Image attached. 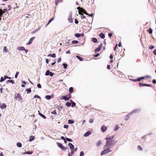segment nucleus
Wrapping results in <instances>:
<instances>
[{
	"label": "nucleus",
	"mask_w": 156,
	"mask_h": 156,
	"mask_svg": "<svg viewBox=\"0 0 156 156\" xmlns=\"http://www.w3.org/2000/svg\"><path fill=\"white\" fill-rule=\"evenodd\" d=\"M76 57L80 61H82L83 59L80 56L78 55H76Z\"/></svg>",
	"instance_id": "nucleus-29"
},
{
	"label": "nucleus",
	"mask_w": 156,
	"mask_h": 156,
	"mask_svg": "<svg viewBox=\"0 0 156 156\" xmlns=\"http://www.w3.org/2000/svg\"><path fill=\"white\" fill-rule=\"evenodd\" d=\"M39 29V28H38V29H36V30H34L32 32V34H34L35 33H36V32H37V30Z\"/></svg>",
	"instance_id": "nucleus-40"
},
{
	"label": "nucleus",
	"mask_w": 156,
	"mask_h": 156,
	"mask_svg": "<svg viewBox=\"0 0 156 156\" xmlns=\"http://www.w3.org/2000/svg\"><path fill=\"white\" fill-rule=\"evenodd\" d=\"M63 66L64 68L65 69H66L67 68V64H65V63H63Z\"/></svg>",
	"instance_id": "nucleus-41"
},
{
	"label": "nucleus",
	"mask_w": 156,
	"mask_h": 156,
	"mask_svg": "<svg viewBox=\"0 0 156 156\" xmlns=\"http://www.w3.org/2000/svg\"><path fill=\"white\" fill-rule=\"evenodd\" d=\"M72 105H71L72 107H73L76 106V103L75 102H72Z\"/></svg>",
	"instance_id": "nucleus-44"
},
{
	"label": "nucleus",
	"mask_w": 156,
	"mask_h": 156,
	"mask_svg": "<svg viewBox=\"0 0 156 156\" xmlns=\"http://www.w3.org/2000/svg\"><path fill=\"white\" fill-rule=\"evenodd\" d=\"M152 31L153 30L152 29L150 28H149L147 30V31L150 34H152Z\"/></svg>",
	"instance_id": "nucleus-21"
},
{
	"label": "nucleus",
	"mask_w": 156,
	"mask_h": 156,
	"mask_svg": "<svg viewBox=\"0 0 156 156\" xmlns=\"http://www.w3.org/2000/svg\"><path fill=\"white\" fill-rule=\"evenodd\" d=\"M40 98V97L38 95H35L34 97V98Z\"/></svg>",
	"instance_id": "nucleus-57"
},
{
	"label": "nucleus",
	"mask_w": 156,
	"mask_h": 156,
	"mask_svg": "<svg viewBox=\"0 0 156 156\" xmlns=\"http://www.w3.org/2000/svg\"><path fill=\"white\" fill-rule=\"evenodd\" d=\"M141 79L140 78V77L139 78H138L137 79H135V80H133V81L134 82H136V81H141Z\"/></svg>",
	"instance_id": "nucleus-34"
},
{
	"label": "nucleus",
	"mask_w": 156,
	"mask_h": 156,
	"mask_svg": "<svg viewBox=\"0 0 156 156\" xmlns=\"http://www.w3.org/2000/svg\"><path fill=\"white\" fill-rule=\"evenodd\" d=\"M60 0H55V3L56 5H57L58 2H59Z\"/></svg>",
	"instance_id": "nucleus-42"
},
{
	"label": "nucleus",
	"mask_w": 156,
	"mask_h": 156,
	"mask_svg": "<svg viewBox=\"0 0 156 156\" xmlns=\"http://www.w3.org/2000/svg\"><path fill=\"white\" fill-rule=\"evenodd\" d=\"M114 136H111L109 137H106V144L104 146V148L111 147L115 144L114 141L113 140Z\"/></svg>",
	"instance_id": "nucleus-1"
},
{
	"label": "nucleus",
	"mask_w": 156,
	"mask_h": 156,
	"mask_svg": "<svg viewBox=\"0 0 156 156\" xmlns=\"http://www.w3.org/2000/svg\"><path fill=\"white\" fill-rule=\"evenodd\" d=\"M137 147H138V149L139 150H140L141 151H142L143 148L141 147L140 146V145L138 146Z\"/></svg>",
	"instance_id": "nucleus-39"
},
{
	"label": "nucleus",
	"mask_w": 156,
	"mask_h": 156,
	"mask_svg": "<svg viewBox=\"0 0 156 156\" xmlns=\"http://www.w3.org/2000/svg\"><path fill=\"white\" fill-rule=\"evenodd\" d=\"M79 42L78 41L76 40H73L72 42V44H77Z\"/></svg>",
	"instance_id": "nucleus-26"
},
{
	"label": "nucleus",
	"mask_w": 156,
	"mask_h": 156,
	"mask_svg": "<svg viewBox=\"0 0 156 156\" xmlns=\"http://www.w3.org/2000/svg\"><path fill=\"white\" fill-rule=\"evenodd\" d=\"M4 77H5V79H11V77L8 76H4Z\"/></svg>",
	"instance_id": "nucleus-50"
},
{
	"label": "nucleus",
	"mask_w": 156,
	"mask_h": 156,
	"mask_svg": "<svg viewBox=\"0 0 156 156\" xmlns=\"http://www.w3.org/2000/svg\"><path fill=\"white\" fill-rule=\"evenodd\" d=\"M8 82H9V83H14V82L12 80H8L7 81Z\"/></svg>",
	"instance_id": "nucleus-46"
},
{
	"label": "nucleus",
	"mask_w": 156,
	"mask_h": 156,
	"mask_svg": "<svg viewBox=\"0 0 156 156\" xmlns=\"http://www.w3.org/2000/svg\"><path fill=\"white\" fill-rule=\"evenodd\" d=\"M119 128L118 126H116V127L115 128V130H117L119 129Z\"/></svg>",
	"instance_id": "nucleus-59"
},
{
	"label": "nucleus",
	"mask_w": 156,
	"mask_h": 156,
	"mask_svg": "<svg viewBox=\"0 0 156 156\" xmlns=\"http://www.w3.org/2000/svg\"><path fill=\"white\" fill-rule=\"evenodd\" d=\"M48 56L55 58L56 57V55L55 53H53L52 54H49L48 55Z\"/></svg>",
	"instance_id": "nucleus-18"
},
{
	"label": "nucleus",
	"mask_w": 156,
	"mask_h": 156,
	"mask_svg": "<svg viewBox=\"0 0 156 156\" xmlns=\"http://www.w3.org/2000/svg\"><path fill=\"white\" fill-rule=\"evenodd\" d=\"M51 76H52L54 75V73L51 72H50L49 74Z\"/></svg>",
	"instance_id": "nucleus-56"
},
{
	"label": "nucleus",
	"mask_w": 156,
	"mask_h": 156,
	"mask_svg": "<svg viewBox=\"0 0 156 156\" xmlns=\"http://www.w3.org/2000/svg\"><path fill=\"white\" fill-rule=\"evenodd\" d=\"M153 52L154 55H156V49L153 51Z\"/></svg>",
	"instance_id": "nucleus-62"
},
{
	"label": "nucleus",
	"mask_w": 156,
	"mask_h": 156,
	"mask_svg": "<svg viewBox=\"0 0 156 156\" xmlns=\"http://www.w3.org/2000/svg\"><path fill=\"white\" fill-rule=\"evenodd\" d=\"M4 13V12L3 11L2 9H0V20L1 19V17L3 14Z\"/></svg>",
	"instance_id": "nucleus-17"
},
{
	"label": "nucleus",
	"mask_w": 156,
	"mask_h": 156,
	"mask_svg": "<svg viewBox=\"0 0 156 156\" xmlns=\"http://www.w3.org/2000/svg\"><path fill=\"white\" fill-rule=\"evenodd\" d=\"M16 145L18 147H22V144H21L20 142H18L16 144Z\"/></svg>",
	"instance_id": "nucleus-27"
},
{
	"label": "nucleus",
	"mask_w": 156,
	"mask_h": 156,
	"mask_svg": "<svg viewBox=\"0 0 156 156\" xmlns=\"http://www.w3.org/2000/svg\"><path fill=\"white\" fill-rule=\"evenodd\" d=\"M0 107L2 109H4L6 108V105L5 103L0 104Z\"/></svg>",
	"instance_id": "nucleus-13"
},
{
	"label": "nucleus",
	"mask_w": 156,
	"mask_h": 156,
	"mask_svg": "<svg viewBox=\"0 0 156 156\" xmlns=\"http://www.w3.org/2000/svg\"><path fill=\"white\" fill-rule=\"evenodd\" d=\"M139 85L140 87L145 86L147 87H151L152 86L151 84H143L141 83V82H140L139 83Z\"/></svg>",
	"instance_id": "nucleus-8"
},
{
	"label": "nucleus",
	"mask_w": 156,
	"mask_h": 156,
	"mask_svg": "<svg viewBox=\"0 0 156 156\" xmlns=\"http://www.w3.org/2000/svg\"><path fill=\"white\" fill-rule=\"evenodd\" d=\"M75 23L76 24H77L78 23V21L77 19H75Z\"/></svg>",
	"instance_id": "nucleus-55"
},
{
	"label": "nucleus",
	"mask_w": 156,
	"mask_h": 156,
	"mask_svg": "<svg viewBox=\"0 0 156 156\" xmlns=\"http://www.w3.org/2000/svg\"><path fill=\"white\" fill-rule=\"evenodd\" d=\"M51 113L52 114H54V115H56L57 114V113L55 111V110H54V111L52 112H51Z\"/></svg>",
	"instance_id": "nucleus-52"
},
{
	"label": "nucleus",
	"mask_w": 156,
	"mask_h": 156,
	"mask_svg": "<svg viewBox=\"0 0 156 156\" xmlns=\"http://www.w3.org/2000/svg\"><path fill=\"white\" fill-rule=\"evenodd\" d=\"M68 20L69 21L70 23H72L73 22V19H72V14H70L69 16V18H68Z\"/></svg>",
	"instance_id": "nucleus-10"
},
{
	"label": "nucleus",
	"mask_w": 156,
	"mask_h": 156,
	"mask_svg": "<svg viewBox=\"0 0 156 156\" xmlns=\"http://www.w3.org/2000/svg\"><path fill=\"white\" fill-rule=\"evenodd\" d=\"M99 36L102 39H104L105 37V34L102 33H100V34H99Z\"/></svg>",
	"instance_id": "nucleus-19"
},
{
	"label": "nucleus",
	"mask_w": 156,
	"mask_h": 156,
	"mask_svg": "<svg viewBox=\"0 0 156 156\" xmlns=\"http://www.w3.org/2000/svg\"><path fill=\"white\" fill-rule=\"evenodd\" d=\"M150 49H152L154 48V46L153 45H151L149 47Z\"/></svg>",
	"instance_id": "nucleus-43"
},
{
	"label": "nucleus",
	"mask_w": 156,
	"mask_h": 156,
	"mask_svg": "<svg viewBox=\"0 0 156 156\" xmlns=\"http://www.w3.org/2000/svg\"><path fill=\"white\" fill-rule=\"evenodd\" d=\"M77 9L79 10L78 12L79 14L82 16L83 15L82 13L85 14H87V13L85 11L83 8L80 7H78Z\"/></svg>",
	"instance_id": "nucleus-2"
},
{
	"label": "nucleus",
	"mask_w": 156,
	"mask_h": 156,
	"mask_svg": "<svg viewBox=\"0 0 156 156\" xmlns=\"http://www.w3.org/2000/svg\"><path fill=\"white\" fill-rule=\"evenodd\" d=\"M26 91H27V94L28 93H30L31 92V90L30 88L27 89L26 90Z\"/></svg>",
	"instance_id": "nucleus-28"
},
{
	"label": "nucleus",
	"mask_w": 156,
	"mask_h": 156,
	"mask_svg": "<svg viewBox=\"0 0 156 156\" xmlns=\"http://www.w3.org/2000/svg\"><path fill=\"white\" fill-rule=\"evenodd\" d=\"M101 140L99 141L96 144V146L97 147L99 146L101 144Z\"/></svg>",
	"instance_id": "nucleus-24"
},
{
	"label": "nucleus",
	"mask_w": 156,
	"mask_h": 156,
	"mask_svg": "<svg viewBox=\"0 0 156 156\" xmlns=\"http://www.w3.org/2000/svg\"><path fill=\"white\" fill-rule=\"evenodd\" d=\"M107 127L105 125H103V126H102L101 129V130L103 132H105L107 130Z\"/></svg>",
	"instance_id": "nucleus-11"
},
{
	"label": "nucleus",
	"mask_w": 156,
	"mask_h": 156,
	"mask_svg": "<svg viewBox=\"0 0 156 156\" xmlns=\"http://www.w3.org/2000/svg\"><path fill=\"white\" fill-rule=\"evenodd\" d=\"M89 122L90 123H92L93 122V120L92 119H90L89 120Z\"/></svg>",
	"instance_id": "nucleus-51"
},
{
	"label": "nucleus",
	"mask_w": 156,
	"mask_h": 156,
	"mask_svg": "<svg viewBox=\"0 0 156 156\" xmlns=\"http://www.w3.org/2000/svg\"><path fill=\"white\" fill-rule=\"evenodd\" d=\"M68 145L70 147V150L74 149V146L72 144L69 143L68 144Z\"/></svg>",
	"instance_id": "nucleus-14"
},
{
	"label": "nucleus",
	"mask_w": 156,
	"mask_h": 156,
	"mask_svg": "<svg viewBox=\"0 0 156 156\" xmlns=\"http://www.w3.org/2000/svg\"><path fill=\"white\" fill-rule=\"evenodd\" d=\"M37 87L39 88H41V85L40 84H38L37 85Z\"/></svg>",
	"instance_id": "nucleus-58"
},
{
	"label": "nucleus",
	"mask_w": 156,
	"mask_h": 156,
	"mask_svg": "<svg viewBox=\"0 0 156 156\" xmlns=\"http://www.w3.org/2000/svg\"><path fill=\"white\" fill-rule=\"evenodd\" d=\"M19 73V72H16V73L15 75V78H17V76H18V75Z\"/></svg>",
	"instance_id": "nucleus-45"
},
{
	"label": "nucleus",
	"mask_w": 156,
	"mask_h": 156,
	"mask_svg": "<svg viewBox=\"0 0 156 156\" xmlns=\"http://www.w3.org/2000/svg\"><path fill=\"white\" fill-rule=\"evenodd\" d=\"M74 151H73V149L72 150H71V152L70 153H69V156H70V155H72L74 153Z\"/></svg>",
	"instance_id": "nucleus-25"
},
{
	"label": "nucleus",
	"mask_w": 156,
	"mask_h": 156,
	"mask_svg": "<svg viewBox=\"0 0 156 156\" xmlns=\"http://www.w3.org/2000/svg\"><path fill=\"white\" fill-rule=\"evenodd\" d=\"M35 38V37H32V38H31L30 39V40H29V41H28V42L26 44L27 45H29V44H31L32 43V42H33V40Z\"/></svg>",
	"instance_id": "nucleus-9"
},
{
	"label": "nucleus",
	"mask_w": 156,
	"mask_h": 156,
	"mask_svg": "<svg viewBox=\"0 0 156 156\" xmlns=\"http://www.w3.org/2000/svg\"><path fill=\"white\" fill-rule=\"evenodd\" d=\"M18 49L19 51H25L26 53H27L28 51V50L25 49V48L24 47H22V46H21V47H18Z\"/></svg>",
	"instance_id": "nucleus-7"
},
{
	"label": "nucleus",
	"mask_w": 156,
	"mask_h": 156,
	"mask_svg": "<svg viewBox=\"0 0 156 156\" xmlns=\"http://www.w3.org/2000/svg\"><path fill=\"white\" fill-rule=\"evenodd\" d=\"M117 47V44H116L114 49V50L115 51H118L117 50H116V48Z\"/></svg>",
	"instance_id": "nucleus-49"
},
{
	"label": "nucleus",
	"mask_w": 156,
	"mask_h": 156,
	"mask_svg": "<svg viewBox=\"0 0 156 156\" xmlns=\"http://www.w3.org/2000/svg\"><path fill=\"white\" fill-rule=\"evenodd\" d=\"M39 115L41 116L42 117L43 119H46V117L44 115H43V114H42L41 113V114H39Z\"/></svg>",
	"instance_id": "nucleus-31"
},
{
	"label": "nucleus",
	"mask_w": 156,
	"mask_h": 156,
	"mask_svg": "<svg viewBox=\"0 0 156 156\" xmlns=\"http://www.w3.org/2000/svg\"><path fill=\"white\" fill-rule=\"evenodd\" d=\"M69 91L70 93V94H71V93H72L73 92V87H70L69 88Z\"/></svg>",
	"instance_id": "nucleus-22"
},
{
	"label": "nucleus",
	"mask_w": 156,
	"mask_h": 156,
	"mask_svg": "<svg viewBox=\"0 0 156 156\" xmlns=\"http://www.w3.org/2000/svg\"><path fill=\"white\" fill-rule=\"evenodd\" d=\"M66 105L67 107H70L71 105V104L69 102H67L66 103Z\"/></svg>",
	"instance_id": "nucleus-33"
},
{
	"label": "nucleus",
	"mask_w": 156,
	"mask_h": 156,
	"mask_svg": "<svg viewBox=\"0 0 156 156\" xmlns=\"http://www.w3.org/2000/svg\"><path fill=\"white\" fill-rule=\"evenodd\" d=\"M57 144L59 148L62 150L64 151L66 150L67 148L65 147L62 144L57 142Z\"/></svg>",
	"instance_id": "nucleus-6"
},
{
	"label": "nucleus",
	"mask_w": 156,
	"mask_h": 156,
	"mask_svg": "<svg viewBox=\"0 0 156 156\" xmlns=\"http://www.w3.org/2000/svg\"><path fill=\"white\" fill-rule=\"evenodd\" d=\"M5 80V78L4 77V78H3V77H2L1 78V80H0V82H2L4 81Z\"/></svg>",
	"instance_id": "nucleus-37"
},
{
	"label": "nucleus",
	"mask_w": 156,
	"mask_h": 156,
	"mask_svg": "<svg viewBox=\"0 0 156 156\" xmlns=\"http://www.w3.org/2000/svg\"><path fill=\"white\" fill-rule=\"evenodd\" d=\"M86 15H88V16H90V17H92L93 16H94V14L93 13H91L90 14H89L88 13H87V14H86Z\"/></svg>",
	"instance_id": "nucleus-47"
},
{
	"label": "nucleus",
	"mask_w": 156,
	"mask_h": 156,
	"mask_svg": "<svg viewBox=\"0 0 156 156\" xmlns=\"http://www.w3.org/2000/svg\"><path fill=\"white\" fill-rule=\"evenodd\" d=\"M112 151L110 150V148H108L102 151L101 153V155H103L105 154L111 152Z\"/></svg>",
	"instance_id": "nucleus-3"
},
{
	"label": "nucleus",
	"mask_w": 156,
	"mask_h": 156,
	"mask_svg": "<svg viewBox=\"0 0 156 156\" xmlns=\"http://www.w3.org/2000/svg\"><path fill=\"white\" fill-rule=\"evenodd\" d=\"M15 99H17L18 101H20L22 100V98L21 95L19 93L15 94Z\"/></svg>",
	"instance_id": "nucleus-4"
},
{
	"label": "nucleus",
	"mask_w": 156,
	"mask_h": 156,
	"mask_svg": "<svg viewBox=\"0 0 156 156\" xmlns=\"http://www.w3.org/2000/svg\"><path fill=\"white\" fill-rule=\"evenodd\" d=\"M91 133V132L89 131L85 133L84 135V136L85 137H87L90 135Z\"/></svg>",
	"instance_id": "nucleus-15"
},
{
	"label": "nucleus",
	"mask_w": 156,
	"mask_h": 156,
	"mask_svg": "<svg viewBox=\"0 0 156 156\" xmlns=\"http://www.w3.org/2000/svg\"><path fill=\"white\" fill-rule=\"evenodd\" d=\"M74 122V121L71 120L69 119L68 120V123L69 124H73Z\"/></svg>",
	"instance_id": "nucleus-32"
},
{
	"label": "nucleus",
	"mask_w": 156,
	"mask_h": 156,
	"mask_svg": "<svg viewBox=\"0 0 156 156\" xmlns=\"http://www.w3.org/2000/svg\"><path fill=\"white\" fill-rule=\"evenodd\" d=\"M75 36L77 37H79L80 36V34L79 33H76L75 34Z\"/></svg>",
	"instance_id": "nucleus-35"
},
{
	"label": "nucleus",
	"mask_w": 156,
	"mask_h": 156,
	"mask_svg": "<svg viewBox=\"0 0 156 156\" xmlns=\"http://www.w3.org/2000/svg\"><path fill=\"white\" fill-rule=\"evenodd\" d=\"M51 98V96L50 95H46L45 96V98L48 100L50 99Z\"/></svg>",
	"instance_id": "nucleus-30"
},
{
	"label": "nucleus",
	"mask_w": 156,
	"mask_h": 156,
	"mask_svg": "<svg viewBox=\"0 0 156 156\" xmlns=\"http://www.w3.org/2000/svg\"><path fill=\"white\" fill-rule=\"evenodd\" d=\"M54 17H53L52 18L50 19L48 21V23L46 24V25H45L46 26H47L50 23H51L53 20L54 19Z\"/></svg>",
	"instance_id": "nucleus-20"
},
{
	"label": "nucleus",
	"mask_w": 156,
	"mask_h": 156,
	"mask_svg": "<svg viewBox=\"0 0 156 156\" xmlns=\"http://www.w3.org/2000/svg\"><path fill=\"white\" fill-rule=\"evenodd\" d=\"M71 97V95L70 94H69L68 95H66V96H62V97L61 100L64 99L66 101L69 100Z\"/></svg>",
	"instance_id": "nucleus-5"
},
{
	"label": "nucleus",
	"mask_w": 156,
	"mask_h": 156,
	"mask_svg": "<svg viewBox=\"0 0 156 156\" xmlns=\"http://www.w3.org/2000/svg\"><path fill=\"white\" fill-rule=\"evenodd\" d=\"M61 61V58H58V60H57V62H60V61Z\"/></svg>",
	"instance_id": "nucleus-63"
},
{
	"label": "nucleus",
	"mask_w": 156,
	"mask_h": 156,
	"mask_svg": "<svg viewBox=\"0 0 156 156\" xmlns=\"http://www.w3.org/2000/svg\"><path fill=\"white\" fill-rule=\"evenodd\" d=\"M107 69H110V66L109 65H108L107 66Z\"/></svg>",
	"instance_id": "nucleus-64"
},
{
	"label": "nucleus",
	"mask_w": 156,
	"mask_h": 156,
	"mask_svg": "<svg viewBox=\"0 0 156 156\" xmlns=\"http://www.w3.org/2000/svg\"><path fill=\"white\" fill-rule=\"evenodd\" d=\"M66 140H67L68 141H69V142H72V140L71 139H69V138H66Z\"/></svg>",
	"instance_id": "nucleus-53"
},
{
	"label": "nucleus",
	"mask_w": 156,
	"mask_h": 156,
	"mask_svg": "<svg viewBox=\"0 0 156 156\" xmlns=\"http://www.w3.org/2000/svg\"><path fill=\"white\" fill-rule=\"evenodd\" d=\"M3 50L5 52H7L8 50L6 47L5 46L4 47Z\"/></svg>",
	"instance_id": "nucleus-38"
},
{
	"label": "nucleus",
	"mask_w": 156,
	"mask_h": 156,
	"mask_svg": "<svg viewBox=\"0 0 156 156\" xmlns=\"http://www.w3.org/2000/svg\"><path fill=\"white\" fill-rule=\"evenodd\" d=\"M152 83H154V84H156V80H152Z\"/></svg>",
	"instance_id": "nucleus-61"
},
{
	"label": "nucleus",
	"mask_w": 156,
	"mask_h": 156,
	"mask_svg": "<svg viewBox=\"0 0 156 156\" xmlns=\"http://www.w3.org/2000/svg\"><path fill=\"white\" fill-rule=\"evenodd\" d=\"M34 138H35V137L34 136H30L29 140L30 142H31L32 141H33V140H34Z\"/></svg>",
	"instance_id": "nucleus-16"
},
{
	"label": "nucleus",
	"mask_w": 156,
	"mask_h": 156,
	"mask_svg": "<svg viewBox=\"0 0 156 156\" xmlns=\"http://www.w3.org/2000/svg\"><path fill=\"white\" fill-rule=\"evenodd\" d=\"M50 71L49 70H47L45 73V75L46 76H48L49 74Z\"/></svg>",
	"instance_id": "nucleus-36"
},
{
	"label": "nucleus",
	"mask_w": 156,
	"mask_h": 156,
	"mask_svg": "<svg viewBox=\"0 0 156 156\" xmlns=\"http://www.w3.org/2000/svg\"><path fill=\"white\" fill-rule=\"evenodd\" d=\"M102 45L103 44H100L98 46V48L95 49V51L96 52H98L101 50Z\"/></svg>",
	"instance_id": "nucleus-12"
},
{
	"label": "nucleus",
	"mask_w": 156,
	"mask_h": 156,
	"mask_svg": "<svg viewBox=\"0 0 156 156\" xmlns=\"http://www.w3.org/2000/svg\"><path fill=\"white\" fill-rule=\"evenodd\" d=\"M84 155V152L83 151H82L80 152V156H83Z\"/></svg>",
	"instance_id": "nucleus-48"
},
{
	"label": "nucleus",
	"mask_w": 156,
	"mask_h": 156,
	"mask_svg": "<svg viewBox=\"0 0 156 156\" xmlns=\"http://www.w3.org/2000/svg\"><path fill=\"white\" fill-rule=\"evenodd\" d=\"M113 35V34H112V33H109L108 34V36L109 37H110V38H111L112 36Z\"/></svg>",
	"instance_id": "nucleus-54"
},
{
	"label": "nucleus",
	"mask_w": 156,
	"mask_h": 156,
	"mask_svg": "<svg viewBox=\"0 0 156 156\" xmlns=\"http://www.w3.org/2000/svg\"><path fill=\"white\" fill-rule=\"evenodd\" d=\"M69 127V126L68 125H65L64 126V127L65 128H68Z\"/></svg>",
	"instance_id": "nucleus-60"
},
{
	"label": "nucleus",
	"mask_w": 156,
	"mask_h": 156,
	"mask_svg": "<svg viewBox=\"0 0 156 156\" xmlns=\"http://www.w3.org/2000/svg\"><path fill=\"white\" fill-rule=\"evenodd\" d=\"M93 42L95 43H96L98 42L97 39L95 38H93L92 39Z\"/></svg>",
	"instance_id": "nucleus-23"
}]
</instances>
